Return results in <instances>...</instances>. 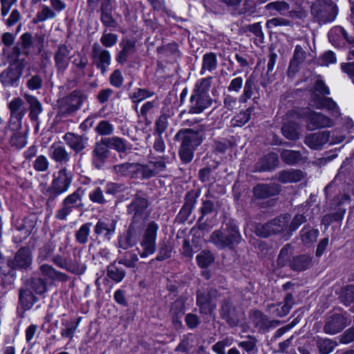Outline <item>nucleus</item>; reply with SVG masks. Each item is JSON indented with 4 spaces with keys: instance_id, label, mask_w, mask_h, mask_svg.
Wrapping results in <instances>:
<instances>
[{
    "instance_id": "f257e3e1",
    "label": "nucleus",
    "mask_w": 354,
    "mask_h": 354,
    "mask_svg": "<svg viewBox=\"0 0 354 354\" xmlns=\"http://www.w3.org/2000/svg\"><path fill=\"white\" fill-rule=\"evenodd\" d=\"M329 94L328 87L322 80H317L310 92L309 105L317 109H326L333 116L338 117L340 115L339 109L332 98L326 97Z\"/></svg>"
},
{
    "instance_id": "f03ea898",
    "label": "nucleus",
    "mask_w": 354,
    "mask_h": 354,
    "mask_svg": "<svg viewBox=\"0 0 354 354\" xmlns=\"http://www.w3.org/2000/svg\"><path fill=\"white\" fill-rule=\"evenodd\" d=\"M241 240L238 227L228 223L225 227L214 230L210 235L209 242L220 250L233 249Z\"/></svg>"
},
{
    "instance_id": "7ed1b4c3",
    "label": "nucleus",
    "mask_w": 354,
    "mask_h": 354,
    "mask_svg": "<svg viewBox=\"0 0 354 354\" xmlns=\"http://www.w3.org/2000/svg\"><path fill=\"white\" fill-rule=\"evenodd\" d=\"M290 221V214L280 215L263 225H258L256 227V234L262 237L280 234L283 237L289 238L288 224Z\"/></svg>"
},
{
    "instance_id": "20e7f679",
    "label": "nucleus",
    "mask_w": 354,
    "mask_h": 354,
    "mask_svg": "<svg viewBox=\"0 0 354 354\" xmlns=\"http://www.w3.org/2000/svg\"><path fill=\"white\" fill-rule=\"evenodd\" d=\"M311 15L319 24L333 21L337 15V6L331 0H317L311 6Z\"/></svg>"
},
{
    "instance_id": "39448f33",
    "label": "nucleus",
    "mask_w": 354,
    "mask_h": 354,
    "mask_svg": "<svg viewBox=\"0 0 354 354\" xmlns=\"http://www.w3.org/2000/svg\"><path fill=\"white\" fill-rule=\"evenodd\" d=\"M242 88L243 93L239 97V102L241 103H245L252 98L254 91L258 92L259 91L255 79L252 75L248 77L245 82L242 77L233 78L227 88L230 93H239Z\"/></svg>"
},
{
    "instance_id": "423d86ee",
    "label": "nucleus",
    "mask_w": 354,
    "mask_h": 354,
    "mask_svg": "<svg viewBox=\"0 0 354 354\" xmlns=\"http://www.w3.org/2000/svg\"><path fill=\"white\" fill-rule=\"evenodd\" d=\"M72 183V174L64 167L57 172L50 184V186L44 193L48 198V201H53L56 197L66 192Z\"/></svg>"
},
{
    "instance_id": "0eeeda50",
    "label": "nucleus",
    "mask_w": 354,
    "mask_h": 354,
    "mask_svg": "<svg viewBox=\"0 0 354 354\" xmlns=\"http://www.w3.org/2000/svg\"><path fill=\"white\" fill-rule=\"evenodd\" d=\"M86 100V95L80 90H75L58 100V113L63 116L69 115L80 109Z\"/></svg>"
},
{
    "instance_id": "6e6552de",
    "label": "nucleus",
    "mask_w": 354,
    "mask_h": 354,
    "mask_svg": "<svg viewBox=\"0 0 354 354\" xmlns=\"http://www.w3.org/2000/svg\"><path fill=\"white\" fill-rule=\"evenodd\" d=\"M149 201L147 198L138 192L131 203L127 206V212L131 215V222L142 225L147 218L149 212L147 210Z\"/></svg>"
},
{
    "instance_id": "1a4fd4ad",
    "label": "nucleus",
    "mask_w": 354,
    "mask_h": 354,
    "mask_svg": "<svg viewBox=\"0 0 354 354\" xmlns=\"http://www.w3.org/2000/svg\"><path fill=\"white\" fill-rule=\"evenodd\" d=\"M84 190L79 187L73 193L67 196L62 202L61 207L56 212L55 218L58 220H66L67 216L74 209L83 207L82 196Z\"/></svg>"
},
{
    "instance_id": "9d476101",
    "label": "nucleus",
    "mask_w": 354,
    "mask_h": 354,
    "mask_svg": "<svg viewBox=\"0 0 354 354\" xmlns=\"http://www.w3.org/2000/svg\"><path fill=\"white\" fill-rule=\"evenodd\" d=\"M158 228L159 226L155 221H150L147 224L140 241V246L142 250L140 252L141 258H146L156 252Z\"/></svg>"
},
{
    "instance_id": "9b49d317",
    "label": "nucleus",
    "mask_w": 354,
    "mask_h": 354,
    "mask_svg": "<svg viewBox=\"0 0 354 354\" xmlns=\"http://www.w3.org/2000/svg\"><path fill=\"white\" fill-rule=\"evenodd\" d=\"M10 111L9 127L12 131L21 128L22 119L27 113L25 102L19 97L13 98L8 104Z\"/></svg>"
},
{
    "instance_id": "f8f14e48",
    "label": "nucleus",
    "mask_w": 354,
    "mask_h": 354,
    "mask_svg": "<svg viewBox=\"0 0 354 354\" xmlns=\"http://www.w3.org/2000/svg\"><path fill=\"white\" fill-rule=\"evenodd\" d=\"M26 65V59H15L9 67L0 74L1 82L6 86H13L21 77Z\"/></svg>"
},
{
    "instance_id": "ddd939ff",
    "label": "nucleus",
    "mask_w": 354,
    "mask_h": 354,
    "mask_svg": "<svg viewBox=\"0 0 354 354\" xmlns=\"http://www.w3.org/2000/svg\"><path fill=\"white\" fill-rule=\"evenodd\" d=\"M91 58L93 64L102 75L105 74L111 62L110 52L97 42H95L91 47Z\"/></svg>"
},
{
    "instance_id": "4468645a",
    "label": "nucleus",
    "mask_w": 354,
    "mask_h": 354,
    "mask_svg": "<svg viewBox=\"0 0 354 354\" xmlns=\"http://www.w3.org/2000/svg\"><path fill=\"white\" fill-rule=\"evenodd\" d=\"M303 116L306 119L307 127L309 130L329 128L334 125L333 119L309 108L304 110Z\"/></svg>"
},
{
    "instance_id": "2eb2a0df",
    "label": "nucleus",
    "mask_w": 354,
    "mask_h": 354,
    "mask_svg": "<svg viewBox=\"0 0 354 354\" xmlns=\"http://www.w3.org/2000/svg\"><path fill=\"white\" fill-rule=\"evenodd\" d=\"M18 42L24 55L29 56L35 48L39 54L44 47V37L37 34L33 37L31 33L27 32L21 35Z\"/></svg>"
},
{
    "instance_id": "dca6fc26",
    "label": "nucleus",
    "mask_w": 354,
    "mask_h": 354,
    "mask_svg": "<svg viewBox=\"0 0 354 354\" xmlns=\"http://www.w3.org/2000/svg\"><path fill=\"white\" fill-rule=\"evenodd\" d=\"M221 317L230 326H236L241 315V311L236 307L230 297L223 299L220 304Z\"/></svg>"
},
{
    "instance_id": "f3484780",
    "label": "nucleus",
    "mask_w": 354,
    "mask_h": 354,
    "mask_svg": "<svg viewBox=\"0 0 354 354\" xmlns=\"http://www.w3.org/2000/svg\"><path fill=\"white\" fill-rule=\"evenodd\" d=\"M142 225L131 222L126 232L120 236L118 247L123 250H128L134 246L140 237Z\"/></svg>"
},
{
    "instance_id": "a211bd4d",
    "label": "nucleus",
    "mask_w": 354,
    "mask_h": 354,
    "mask_svg": "<svg viewBox=\"0 0 354 354\" xmlns=\"http://www.w3.org/2000/svg\"><path fill=\"white\" fill-rule=\"evenodd\" d=\"M205 136L204 130L200 129L194 130L192 129H186L179 131L176 135V138H180L182 140L181 143L196 149L201 145Z\"/></svg>"
},
{
    "instance_id": "6ab92c4d",
    "label": "nucleus",
    "mask_w": 354,
    "mask_h": 354,
    "mask_svg": "<svg viewBox=\"0 0 354 354\" xmlns=\"http://www.w3.org/2000/svg\"><path fill=\"white\" fill-rule=\"evenodd\" d=\"M168 157L161 156L158 160H150L145 165L141 164V177L148 179L166 170Z\"/></svg>"
},
{
    "instance_id": "aec40b11",
    "label": "nucleus",
    "mask_w": 354,
    "mask_h": 354,
    "mask_svg": "<svg viewBox=\"0 0 354 354\" xmlns=\"http://www.w3.org/2000/svg\"><path fill=\"white\" fill-rule=\"evenodd\" d=\"M109 149L102 138L100 141L97 142L93 147L92 151V164L97 169H102L109 157Z\"/></svg>"
},
{
    "instance_id": "412c9836",
    "label": "nucleus",
    "mask_w": 354,
    "mask_h": 354,
    "mask_svg": "<svg viewBox=\"0 0 354 354\" xmlns=\"http://www.w3.org/2000/svg\"><path fill=\"white\" fill-rule=\"evenodd\" d=\"M199 194L194 190L186 193L184 198V204L176 216V221L184 223L191 215L192 210L197 202Z\"/></svg>"
},
{
    "instance_id": "4be33fe9",
    "label": "nucleus",
    "mask_w": 354,
    "mask_h": 354,
    "mask_svg": "<svg viewBox=\"0 0 354 354\" xmlns=\"http://www.w3.org/2000/svg\"><path fill=\"white\" fill-rule=\"evenodd\" d=\"M72 48L66 45L58 46L54 55L55 66L58 73H63L68 68L71 60Z\"/></svg>"
},
{
    "instance_id": "5701e85b",
    "label": "nucleus",
    "mask_w": 354,
    "mask_h": 354,
    "mask_svg": "<svg viewBox=\"0 0 354 354\" xmlns=\"http://www.w3.org/2000/svg\"><path fill=\"white\" fill-rule=\"evenodd\" d=\"M117 221L115 219L103 217L99 219L94 227V233L110 241L115 233Z\"/></svg>"
},
{
    "instance_id": "b1692460",
    "label": "nucleus",
    "mask_w": 354,
    "mask_h": 354,
    "mask_svg": "<svg viewBox=\"0 0 354 354\" xmlns=\"http://www.w3.org/2000/svg\"><path fill=\"white\" fill-rule=\"evenodd\" d=\"M49 156L60 165H67L71 160V153L61 142H55L50 146Z\"/></svg>"
},
{
    "instance_id": "393cba45",
    "label": "nucleus",
    "mask_w": 354,
    "mask_h": 354,
    "mask_svg": "<svg viewBox=\"0 0 354 354\" xmlns=\"http://www.w3.org/2000/svg\"><path fill=\"white\" fill-rule=\"evenodd\" d=\"M347 326V319L342 314H333L328 316L324 326L326 334L335 335L342 331Z\"/></svg>"
},
{
    "instance_id": "a878e982",
    "label": "nucleus",
    "mask_w": 354,
    "mask_h": 354,
    "mask_svg": "<svg viewBox=\"0 0 354 354\" xmlns=\"http://www.w3.org/2000/svg\"><path fill=\"white\" fill-rule=\"evenodd\" d=\"M32 263V256L29 248L19 249L13 259L8 261V266L12 269H26Z\"/></svg>"
},
{
    "instance_id": "bb28decb",
    "label": "nucleus",
    "mask_w": 354,
    "mask_h": 354,
    "mask_svg": "<svg viewBox=\"0 0 354 354\" xmlns=\"http://www.w3.org/2000/svg\"><path fill=\"white\" fill-rule=\"evenodd\" d=\"M63 140L66 145L77 154L86 149L88 139L84 135L67 132L64 135Z\"/></svg>"
},
{
    "instance_id": "cd10ccee",
    "label": "nucleus",
    "mask_w": 354,
    "mask_h": 354,
    "mask_svg": "<svg viewBox=\"0 0 354 354\" xmlns=\"http://www.w3.org/2000/svg\"><path fill=\"white\" fill-rule=\"evenodd\" d=\"M189 102V113L199 114L212 105V99L209 95H202L193 92Z\"/></svg>"
},
{
    "instance_id": "c85d7f7f",
    "label": "nucleus",
    "mask_w": 354,
    "mask_h": 354,
    "mask_svg": "<svg viewBox=\"0 0 354 354\" xmlns=\"http://www.w3.org/2000/svg\"><path fill=\"white\" fill-rule=\"evenodd\" d=\"M251 319L254 326L261 333L276 328L281 324L279 320H270L265 314L257 310L252 313Z\"/></svg>"
},
{
    "instance_id": "c756f323",
    "label": "nucleus",
    "mask_w": 354,
    "mask_h": 354,
    "mask_svg": "<svg viewBox=\"0 0 354 354\" xmlns=\"http://www.w3.org/2000/svg\"><path fill=\"white\" fill-rule=\"evenodd\" d=\"M329 138L330 131H319L308 134L305 138L304 142L310 149L317 150L328 142Z\"/></svg>"
},
{
    "instance_id": "7c9ffc66",
    "label": "nucleus",
    "mask_w": 354,
    "mask_h": 354,
    "mask_svg": "<svg viewBox=\"0 0 354 354\" xmlns=\"http://www.w3.org/2000/svg\"><path fill=\"white\" fill-rule=\"evenodd\" d=\"M113 172L118 176L134 178L138 174L141 175V164L124 162L113 165Z\"/></svg>"
},
{
    "instance_id": "2f4dec72",
    "label": "nucleus",
    "mask_w": 354,
    "mask_h": 354,
    "mask_svg": "<svg viewBox=\"0 0 354 354\" xmlns=\"http://www.w3.org/2000/svg\"><path fill=\"white\" fill-rule=\"evenodd\" d=\"M280 190L277 184H259L253 188V197L254 199H266L279 194Z\"/></svg>"
},
{
    "instance_id": "473e14b6",
    "label": "nucleus",
    "mask_w": 354,
    "mask_h": 354,
    "mask_svg": "<svg viewBox=\"0 0 354 354\" xmlns=\"http://www.w3.org/2000/svg\"><path fill=\"white\" fill-rule=\"evenodd\" d=\"M86 270V265L81 260V252L75 251L72 257L68 258L67 271L77 275L82 274Z\"/></svg>"
},
{
    "instance_id": "72a5a7b5",
    "label": "nucleus",
    "mask_w": 354,
    "mask_h": 354,
    "mask_svg": "<svg viewBox=\"0 0 354 354\" xmlns=\"http://www.w3.org/2000/svg\"><path fill=\"white\" fill-rule=\"evenodd\" d=\"M196 304L202 314H211L216 308V304L212 303L210 295L200 290L196 292Z\"/></svg>"
},
{
    "instance_id": "f704fd0d",
    "label": "nucleus",
    "mask_w": 354,
    "mask_h": 354,
    "mask_svg": "<svg viewBox=\"0 0 354 354\" xmlns=\"http://www.w3.org/2000/svg\"><path fill=\"white\" fill-rule=\"evenodd\" d=\"M120 46V51L116 56V61L120 64H124L127 62L129 56L136 52L135 43L130 39L122 40Z\"/></svg>"
},
{
    "instance_id": "c9c22d12",
    "label": "nucleus",
    "mask_w": 354,
    "mask_h": 354,
    "mask_svg": "<svg viewBox=\"0 0 354 354\" xmlns=\"http://www.w3.org/2000/svg\"><path fill=\"white\" fill-rule=\"evenodd\" d=\"M24 97L29 106V118L32 121H37L39 115L42 112L43 108L38 99L32 95L24 93Z\"/></svg>"
},
{
    "instance_id": "e433bc0d",
    "label": "nucleus",
    "mask_w": 354,
    "mask_h": 354,
    "mask_svg": "<svg viewBox=\"0 0 354 354\" xmlns=\"http://www.w3.org/2000/svg\"><path fill=\"white\" fill-rule=\"evenodd\" d=\"M312 265V257L308 254H300L294 257L290 261V268L297 272L308 269Z\"/></svg>"
},
{
    "instance_id": "4c0bfd02",
    "label": "nucleus",
    "mask_w": 354,
    "mask_h": 354,
    "mask_svg": "<svg viewBox=\"0 0 354 354\" xmlns=\"http://www.w3.org/2000/svg\"><path fill=\"white\" fill-rule=\"evenodd\" d=\"M279 162L278 155L270 153L263 157L256 164V170L259 171L272 170L277 167Z\"/></svg>"
},
{
    "instance_id": "58836bf2",
    "label": "nucleus",
    "mask_w": 354,
    "mask_h": 354,
    "mask_svg": "<svg viewBox=\"0 0 354 354\" xmlns=\"http://www.w3.org/2000/svg\"><path fill=\"white\" fill-rule=\"evenodd\" d=\"M303 178L304 174L301 170L290 169L279 171L277 179L281 183H292L299 182Z\"/></svg>"
},
{
    "instance_id": "ea45409f",
    "label": "nucleus",
    "mask_w": 354,
    "mask_h": 354,
    "mask_svg": "<svg viewBox=\"0 0 354 354\" xmlns=\"http://www.w3.org/2000/svg\"><path fill=\"white\" fill-rule=\"evenodd\" d=\"M106 275L115 283H120L125 277L126 271L118 264V261H115L106 267Z\"/></svg>"
},
{
    "instance_id": "a19ab883",
    "label": "nucleus",
    "mask_w": 354,
    "mask_h": 354,
    "mask_svg": "<svg viewBox=\"0 0 354 354\" xmlns=\"http://www.w3.org/2000/svg\"><path fill=\"white\" fill-rule=\"evenodd\" d=\"M19 301L24 310H28L37 301V298L34 293L25 286L19 290Z\"/></svg>"
},
{
    "instance_id": "79ce46f5",
    "label": "nucleus",
    "mask_w": 354,
    "mask_h": 354,
    "mask_svg": "<svg viewBox=\"0 0 354 354\" xmlns=\"http://www.w3.org/2000/svg\"><path fill=\"white\" fill-rule=\"evenodd\" d=\"M40 271L44 276L52 280L66 281L69 279L66 274L56 270L52 266L48 264L41 266Z\"/></svg>"
},
{
    "instance_id": "37998d69",
    "label": "nucleus",
    "mask_w": 354,
    "mask_h": 354,
    "mask_svg": "<svg viewBox=\"0 0 354 354\" xmlns=\"http://www.w3.org/2000/svg\"><path fill=\"white\" fill-rule=\"evenodd\" d=\"M318 234V230L313 229L308 225H305L300 232L301 240L306 245H311L315 242Z\"/></svg>"
},
{
    "instance_id": "c03bdc74",
    "label": "nucleus",
    "mask_w": 354,
    "mask_h": 354,
    "mask_svg": "<svg viewBox=\"0 0 354 354\" xmlns=\"http://www.w3.org/2000/svg\"><path fill=\"white\" fill-rule=\"evenodd\" d=\"M281 160L290 165H296L302 161L303 157L300 151L283 149L280 153Z\"/></svg>"
},
{
    "instance_id": "a18cd8bd",
    "label": "nucleus",
    "mask_w": 354,
    "mask_h": 354,
    "mask_svg": "<svg viewBox=\"0 0 354 354\" xmlns=\"http://www.w3.org/2000/svg\"><path fill=\"white\" fill-rule=\"evenodd\" d=\"M316 345L320 354H329L337 345L335 341L328 338L317 337Z\"/></svg>"
},
{
    "instance_id": "49530a36",
    "label": "nucleus",
    "mask_w": 354,
    "mask_h": 354,
    "mask_svg": "<svg viewBox=\"0 0 354 354\" xmlns=\"http://www.w3.org/2000/svg\"><path fill=\"white\" fill-rule=\"evenodd\" d=\"M217 58L214 53H205L203 57V64L201 74H205L206 71L211 72L217 67Z\"/></svg>"
},
{
    "instance_id": "de8ad7c7",
    "label": "nucleus",
    "mask_w": 354,
    "mask_h": 354,
    "mask_svg": "<svg viewBox=\"0 0 354 354\" xmlns=\"http://www.w3.org/2000/svg\"><path fill=\"white\" fill-rule=\"evenodd\" d=\"M283 135L288 140H296L299 138V126L295 122H289L281 128Z\"/></svg>"
},
{
    "instance_id": "09e8293b",
    "label": "nucleus",
    "mask_w": 354,
    "mask_h": 354,
    "mask_svg": "<svg viewBox=\"0 0 354 354\" xmlns=\"http://www.w3.org/2000/svg\"><path fill=\"white\" fill-rule=\"evenodd\" d=\"M25 286L32 292L38 295H42L47 290L46 283L40 278H32L28 280Z\"/></svg>"
},
{
    "instance_id": "8fccbe9b",
    "label": "nucleus",
    "mask_w": 354,
    "mask_h": 354,
    "mask_svg": "<svg viewBox=\"0 0 354 354\" xmlns=\"http://www.w3.org/2000/svg\"><path fill=\"white\" fill-rule=\"evenodd\" d=\"M109 149L112 148L118 152H125L127 149V141L119 137H111L103 138Z\"/></svg>"
},
{
    "instance_id": "3c124183",
    "label": "nucleus",
    "mask_w": 354,
    "mask_h": 354,
    "mask_svg": "<svg viewBox=\"0 0 354 354\" xmlns=\"http://www.w3.org/2000/svg\"><path fill=\"white\" fill-rule=\"evenodd\" d=\"M265 8L270 12L276 11L281 15H286L289 11L290 5L284 1H276L268 3L265 6ZM271 14L274 15V13Z\"/></svg>"
},
{
    "instance_id": "603ef678",
    "label": "nucleus",
    "mask_w": 354,
    "mask_h": 354,
    "mask_svg": "<svg viewBox=\"0 0 354 354\" xmlns=\"http://www.w3.org/2000/svg\"><path fill=\"white\" fill-rule=\"evenodd\" d=\"M253 108L250 107L243 111H241L235 115L231 120L232 127H242L246 124L250 119Z\"/></svg>"
},
{
    "instance_id": "864d4df0",
    "label": "nucleus",
    "mask_w": 354,
    "mask_h": 354,
    "mask_svg": "<svg viewBox=\"0 0 354 354\" xmlns=\"http://www.w3.org/2000/svg\"><path fill=\"white\" fill-rule=\"evenodd\" d=\"M91 225V223H86L76 231L75 236V240L78 243L86 244L88 242Z\"/></svg>"
},
{
    "instance_id": "5fc2aeb1",
    "label": "nucleus",
    "mask_w": 354,
    "mask_h": 354,
    "mask_svg": "<svg viewBox=\"0 0 354 354\" xmlns=\"http://www.w3.org/2000/svg\"><path fill=\"white\" fill-rule=\"evenodd\" d=\"M257 344V338L253 336H248L245 340L240 342L238 345L248 354H256L258 352Z\"/></svg>"
},
{
    "instance_id": "6e6d98bb",
    "label": "nucleus",
    "mask_w": 354,
    "mask_h": 354,
    "mask_svg": "<svg viewBox=\"0 0 354 354\" xmlns=\"http://www.w3.org/2000/svg\"><path fill=\"white\" fill-rule=\"evenodd\" d=\"M88 64L87 57L83 55H78V57L73 61V64L75 68V73L78 77H83L85 76V68Z\"/></svg>"
},
{
    "instance_id": "4d7b16f0",
    "label": "nucleus",
    "mask_w": 354,
    "mask_h": 354,
    "mask_svg": "<svg viewBox=\"0 0 354 354\" xmlns=\"http://www.w3.org/2000/svg\"><path fill=\"white\" fill-rule=\"evenodd\" d=\"M212 77L203 78L197 82L193 92L202 95H209L208 91L212 84Z\"/></svg>"
},
{
    "instance_id": "13d9d810",
    "label": "nucleus",
    "mask_w": 354,
    "mask_h": 354,
    "mask_svg": "<svg viewBox=\"0 0 354 354\" xmlns=\"http://www.w3.org/2000/svg\"><path fill=\"white\" fill-rule=\"evenodd\" d=\"M346 32L345 30L340 27L336 26L330 30L328 33V38L330 42L333 44L338 45L346 37Z\"/></svg>"
},
{
    "instance_id": "bf43d9fd",
    "label": "nucleus",
    "mask_w": 354,
    "mask_h": 354,
    "mask_svg": "<svg viewBox=\"0 0 354 354\" xmlns=\"http://www.w3.org/2000/svg\"><path fill=\"white\" fill-rule=\"evenodd\" d=\"M196 259L198 266L202 268L208 267L214 261L213 254L208 250L202 251Z\"/></svg>"
},
{
    "instance_id": "052dcab7",
    "label": "nucleus",
    "mask_w": 354,
    "mask_h": 354,
    "mask_svg": "<svg viewBox=\"0 0 354 354\" xmlns=\"http://www.w3.org/2000/svg\"><path fill=\"white\" fill-rule=\"evenodd\" d=\"M56 16L55 12L47 6H44L41 11L38 12L32 19L33 24H36L44 21L48 19H53Z\"/></svg>"
},
{
    "instance_id": "680f3d73",
    "label": "nucleus",
    "mask_w": 354,
    "mask_h": 354,
    "mask_svg": "<svg viewBox=\"0 0 354 354\" xmlns=\"http://www.w3.org/2000/svg\"><path fill=\"white\" fill-rule=\"evenodd\" d=\"M339 298L346 306L354 302V285H348L342 288Z\"/></svg>"
},
{
    "instance_id": "e2e57ef3",
    "label": "nucleus",
    "mask_w": 354,
    "mask_h": 354,
    "mask_svg": "<svg viewBox=\"0 0 354 354\" xmlns=\"http://www.w3.org/2000/svg\"><path fill=\"white\" fill-rule=\"evenodd\" d=\"M154 95V92L145 88H138L136 91L129 95L130 99L133 103H139L142 100Z\"/></svg>"
},
{
    "instance_id": "0e129e2a",
    "label": "nucleus",
    "mask_w": 354,
    "mask_h": 354,
    "mask_svg": "<svg viewBox=\"0 0 354 354\" xmlns=\"http://www.w3.org/2000/svg\"><path fill=\"white\" fill-rule=\"evenodd\" d=\"M306 221L307 218L303 214H297L292 219L290 218V221L288 224V234H290V236L301 224L306 223Z\"/></svg>"
},
{
    "instance_id": "69168bd1",
    "label": "nucleus",
    "mask_w": 354,
    "mask_h": 354,
    "mask_svg": "<svg viewBox=\"0 0 354 354\" xmlns=\"http://www.w3.org/2000/svg\"><path fill=\"white\" fill-rule=\"evenodd\" d=\"M118 40V36L116 34L108 32L106 30L103 32L100 41L102 47L111 48L115 46Z\"/></svg>"
},
{
    "instance_id": "338daca9",
    "label": "nucleus",
    "mask_w": 354,
    "mask_h": 354,
    "mask_svg": "<svg viewBox=\"0 0 354 354\" xmlns=\"http://www.w3.org/2000/svg\"><path fill=\"white\" fill-rule=\"evenodd\" d=\"M266 311L270 313L271 315L282 317L286 316L289 313L286 307H284L282 304H270L267 305Z\"/></svg>"
},
{
    "instance_id": "774afa93",
    "label": "nucleus",
    "mask_w": 354,
    "mask_h": 354,
    "mask_svg": "<svg viewBox=\"0 0 354 354\" xmlns=\"http://www.w3.org/2000/svg\"><path fill=\"white\" fill-rule=\"evenodd\" d=\"M138 257L136 254L132 252H126L124 256L118 260V264L124 265L127 268H133L136 266Z\"/></svg>"
}]
</instances>
